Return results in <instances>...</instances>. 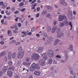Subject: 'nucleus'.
Instances as JSON below:
<instances>
[{
    "label": "nucleus",
    "instance_id": "4468645a",
    "mask_svg": "<svg viewBox=\"0 0 78 78\" xmlns=\"http://www.w3.org/2000/svg\"><path fill=\"white\" fill-rule=\"evenodd\" d=\"M19 53H22V50H23V49H22V47H18V50Z\"/></svg>",
    "mask_w": 78,
    "mask_h": 78
},
{
    "label": "nucleus",
    "instance_id": "5fc2aeb1",
    "mask_svg": "<svg viewBox=\"0 0 78 78\" xmlns=\"http://www.w3.org/2000/svg\"><path fill=\"white\" fill-rule=\"evenodd\" d=\"M3 2H0V5L1 6L2 5H3Z\"/></svg>",
    "mask_w": 78,
    "mask_h": 78
},
{
    "label": "nucleus",
    "instance_id": "39448f33",
    "mask_svg": "<svg viewBox=\"0 0 78 78\" xmlns=\"http://www.w3.org/2000/svg\"><path fill=\"white\" fill-rule=\"evenodd\" d=\"M24 54H25V51H23L22 52H19L17 55L18 59H22L23 57Z\"/></svg>",
    "mask_w": 78,
    "mask_h": 78
},
{
    "label": "nucleus",
    "instance_id": "0e129e2a",
    "mask_svg": "<svg viewBox=\"0 0 78 78\" xmlns=\"http://www.w3.org/2000/svg\"><path fill=\"white\" fill-rule=\"evenodd\" d=\"M22 33H23L24 35H25L26 34V32H22Z\"/></svg>",
    "mask_w": 78,
    "mask_h": 78
},
{
    "label": "nucleus",
    "instance_id": "f257e3e1",
    "mask_svg": "<svg viewBox=\"0 0 78 78\" xmlns=\"http://www.w3.org/2000/svg\"><path fill=\"white\" fill-rule=\"evenodd\" d=\"M40 55L37 53H35L32 55L31 58L32 59L37 60L40 58Z\"/></svg>",
    "mask_w": 78,
    "mask_h": 78
},
{
    "label": "nucleus",
    "instance_id": "79ce46f5",
    "mask_svg": "<svg viewBox=\"0 0 78 78\" xmlns=\"http://www.w3.org/2000/svg\"><path fill=\"white\" fill-rule=\"evenodd\" d=\"M49 76H54V74H53V73H51L49 74Z\"/></svg>",
    "mask_w": 78,
    "mask_h": 78
},
{
    "label": "nucleus",
    "instance_id": "c9c22d12",
    "mask_svg": "<svg viewBox=\"0 0 78 78\" xmlns=\"http://www.w3.org/2000/svg\"><path fill=\"white\" fill-rule=\"evenodd\" d=\"M47 12L46 10H44L42 12V14L44 15L45 14H47Z\"/></svg>",
    "mask_w": 78,
    "mask_h": 78
},
{
    "label": "nucleus",
    "instance_id": "7c9ffc66",
    "mask_svg": "<svg viewBox=\"0 0 78 78\" xmlns=\"http://www.w3.org/2000/svg\"><path fill=\"white\" fill-rule=\"evenodd\" d=\"M9 69L12 70H14V67H9Z\"/></svg>",
    "mask_w": 78,
    "mask_h": 78
},
{
    "label": "nucleus",
    "instance_id": "2f4dec72",
    "mask_svg": "<svg viewBox=\"0 0 78 78\" xmlns=\"http://www.w3.org/2000/svg\"><path fill=\"white\" fill-rule=\"evenodd\" d=\"M26 62H30V58H27L26 59Z\"/></svg>",
    "mask_w": 78,
    "mask_h": 78
},
{
    "label": "nucleus",
    "instance_id": "69168bd1",
    "mask_svg": "<svg viewBox=\"0 0 78 78\" xmlns=\"http://www.w3.org/2000/svg\"><path fill=\"white\" fill-rule=\"evenodd\" d=\"M56 23H57V21H55L54 22V25H56Z\"/></svg>",
    "mask_w": 78,
    "mask_h": 78
},
{
    "label": "nucleus",
    "instance_id": "393cba45",
    "mask_svg": "<svg viewBox=\"0 0 78 78\" xmlns=\"http://www.w3.org/2000/svg\"><path fill=\"white\" fill-rule=\"evenodd\" d=\"M6 6H7V4L5 3L2 5V8H5Z\"/></svg>",
    "mask_w": 78,
    "mask_h": 78
},
{
    "label": "nucleus",
    "instance_id": "423d86ee",
    "mask_svg": "<svg viewBox=\"0 0 78 78\" xmlns=\"http://www.w3.org/2000/svg\"><path fill=\"white\" fill-rule=\"evenodd\" d=\"M35 51L37 53H41L43 51V48L42 47H37L35 49Z\"/></svg>",
    "mask_w": 78,
    "mask_h": 78
},
{
    "label": "nucleus",
    "instance_id": "cd10ccee",
    "mask_svg": "<svg viewBox=\"0 0 78 78\" xmlns=\"http://www.w3.org/2000/svg\"><path fill=\"white\" fill-rule=\"evenodd\" d=\"M8 64H9V66H12V61H11V60H9V61Z\"/></svg>",
    "mask_w": 78,
    "mask_h": 78
},
{
    "label": "nucleus",
    "instance_id": "20e7f679",
    "mask_svg": "<svg viewBox=\"0 0 78 78\" xmlns=\"http://www.w3.org/2000/svg\"><path fill=\"white\" fill-rule=\"evenodd\" d=\"M37 64H36L35 63H33L30 66V69L31 72H33V71H34L36 69V67Z\"/></svg>",
    "mask_w": 78,
    "mask_h": 78
},
{
    "label": "nucleus",
    "instance_id": "4d7b16f0",
    "mask_svg": "<svg viewBox=\"0 0 78 78\" xmlns=\"http://www.w3.org/2000/svg\"><path fill=\"white\" fill-rule=\"evenodd\" d=\"M56 59L57 61H59L61 60V58H57Z\"/></svg>",
    "mask_w": 78,
    "mask_h": 78
},
{
    "label": "nucleus",
    "instance_id": "0eeeda50",
    "mask_svg": "<svg viewBox=\"0 0 78 78\" xmlns=\"http://www.w3.org/2000/svg\"><path fill=\"white\" fill-rule=\"evenodd\" d=\"M65 23L66 25V26H68V25H70V26L71 27V29H70V30H72V28H73V26H72V22H71L69 23L67 21H65Z\"/></svg>",
    "mask_w": 78,
    "mask_h": 78
},
{
    "label": "nucleus",
    "instance_id": "9b49d317",
    "mask_svg": "<svg viewBox=\"0 0 78 78\" xmlns=\"http://www.w3.org/2000/svg\"><path fill=\"white\" fill-rule=\"evenodd\" d=\"M41 73L39 71H35L34 72V74L37 76H39L40 75Z\"/></svg>",
    "mask_w": 78,
    "mask_h": 78
},
{
    "label": "nucleus",
    "instance_id": "c03bdc74",
    "mask_svg": "<svg viewBox=\"0 0 78 78\" xmlns=\"http://www.w3.org/2000/svg\"><path fill=\"white\" fill-rule=\"evenodd\" d=\"M53 62L55 64H58V63H57V61H56L55 60H54Z\"/></svg>",
    "mask_w": 78,
    "mask_h": 78
},
{
    "label": "nucleus",
    "instance_id": "a211bd4d",
    "mask_svg": "<svg viewBox=\"0 0 78 78\" xmlns=\"http://www.w3.org/2000/svg\"><path fill=\"white\" fill-rule=\"evenodd\" d=\"M16 56H17V53L16 52L13 53L12 54V58L14 59L16 57Z\"/></svg>",
    "mask_w": 78,
    "mask_h": 78
},
{
    "label": "nucleus",
    "instance_id": "9d476101",
    "mask_svg": "<svg viewBox=\"0 0 78 78\" xmlns=\"http://www.w3.org/2000/svg\"><path fill=\"white\" fill-rule=\"evenodd\" d=\"M39 64L41 66H45V62L44 60L41 59L40 61Z\"/></svg>",
    "mask_w": 78,
    "mask_h": 78
},
{
    "label": "nucleus",
    "instance_id": "5701e85b",
    "mask_svg": "<svg viewBox=\"0 0 78 78\" xmlns=\"http://www.w3.org/2000/svg\"><path fill=\"white\" fill-rule=\"evenodd\" d=\"M69 49L71 51H73V45L71 44L69 46Z\"/></svg>",
    "mask_w": 78,
    "mask_h": 78
},
{
    "label": "nucleus",
    "instance_id": "ddd939ff",
    "mask_svg": "<svg viewBox=\"0 0 78 78\" xmlns=\"http://www.w3.org/2000/svg\"><path fill=\"white\" fill-rule=\"evenodd\" d=\"M7 75H9V77H11V76H12V72L10 70L8 71L7 72Z\"/></svg>",
    "mask_w": 78,
    "mask_h": 78
},
{
    "label": "nucleus",
    "instance_id": "052dcab7",
    "mask_svg": "<svg viewBox=\"0 0 78 78\" xmlns=\"http://www.w3.org/2000/svg\"><path fill=\"white\" fill-rule=\"evenodd\" d=\"M16 45H19L20 44V42H17L16 44Z\"/></svg>",
    "mask_w": 78,
    "mask_h": 78
},
{
    "label": "nucleus",
    "instance_id": "7ed1b4c3",
    "mask_svg": "<svg viewBox=\"0 0 78 78\" xmlns=\"http://www.w3.org/2000/svg\"><path fill=\"white\" fill-rule=\"evenodd\" d=\"M47 54L48 56L50 58H52L54 56V52L52 50H49L48 51Z\"/></svg>",
    "mask_w": 78,
    "mask_h": 78
},
{
    "label": "nucleus",
    "instance_id": "bb28decb",
    "mask_svg": "<svg viewBox=\"0 0 78 78\" xmlns=\"http://www.w3.org/2000/svg\"><path fill=\"white\" fill-rule=\"evenodd\" d=\"M16 42V41L15 40H13L12 41L10 42V44H14Z\"/></svg>",
    "mask_w": 78,
    "mask_h": 78
},
{
    "label": "nucleus",
    "instance_id": "f704fd0d",
    "mask_svg": "<svg viewBox=\"0 0 78 78\" xmlns=\"http://www.w3.org/2000/svg\"><path fill=\"white\" fill-rule=\"evenodd\" d=\"M4 55H5V52L3 51L1 53L0 56L2 57Z\"/></svg>",
    "mask_w": 78,
    "mask_h": 78
},
{
    "label": "nucleus",
    "instance_id": "6ab92c4d",
    "mask_svg": "<svg viewBox=\"0 0 78 78\" xmlns=\"http://www.w3.org/2000/svg\"><path fill=\"white\" fill-rule=\"evenodd\" d=\"M65 61H66L67 59H68V54L67 53L65 54Z\"/></svg>",
    "mask_w": 78,
    "mask_h": 78
},
{
    "label": "nucleus",
    "instance_id": "72a5a7b5",
    "mask_svg": "<svg viewBox=\"0 0 78 78\" xmlns=\"http://www.w3.org/2000/svg\"><path fill=\"white\" fill-rule=\"evenodd\" d=\"M36 69H40V66L37 65V66H36V67H35Z\"/></svg>",
    "mask_w": 78,
    "mask_h": 78
},
{
    "label": "nucleus",
    "instance_id": "37998d69",
    "mask_svg": "<svg viewBox=\"0 0 78 78\" xmlns=\"http://www.w3.org/2000/svg\"><path fill=\"white\" fill-rule=\"evenodd\" d=\"M63 19H64V20H67V17L65 16H63Z\"/></svg>",
    "mask_w": 78,
    "mask_h": 78
},
{
    "label": "nucleus",
    "instance_id": "e2e57ef3",
    "mask_svg": "<svg viewBox=\"0 0 78 78\" xmlns=\"http://www.w3.org/2000/svg\"><path fill=\"white\" fill-rule=\"evenodd\" d=\"M19 12V11L16 10V11L15 12V14H18Z\"/></svg>",
    "mask_w": 78,
    "mask_h": 78
},
{
    "label": "nucleus",
    "instance_id": "f03ea898",
    "mask_svg": "<svg viewBox=\"0 0 78 78\" xmlns=\"http://www.w3.org/2000/svg\"><path fill=\"white\" fill-rule=\"evenodd\" d=\"M61 31V29H58L56 33H57V37L59 38L62 37L64 36V34L62 33H60Z\"/></svg>",
    "mask_w": 78,
    "mask_h": 78
},
{
    "label": "nucleus",
    "instance_id": "49530a36",
    "mask_svg": "<svg viewBox=\"0 0 78 78\" xmlns=\"http://www.w3.org/2000/svg\"><path fill=\"white\" fill-rule=\"evenodd\" d=\"M10 27V28H12V29H14V28H16V26H13Z\"/></svg>",
    "mask_w": 78,
    "mask_h": 78
},
{
    "label": "nucleus",
    "instance_id": "de8ad7c7",
    "mask_svg": "<svg viewBox=\"0 0 78 78\" xmlns=\"http://www.w3.org/2000/svg\"><path fill=\"white\" fill-rule=\"evenodd\" d=\"M25 10H26V9L23 8L22 9L21 11H22V12H23V11H25Z\"/></svg>",
    "mask_w": 78,
    "mask_h": 78
},
{
    "label": "nucleus",
    "instance_id": "f3484780",
    "mask_svg": "<svg viewBox=\"0 0 78 78\" xmlns=\"http://www.w3.org/2000/svg\"><path fill=\"white\" fill-rule=\"evenodd\" d=\"M60 41V40L59 39H57L55 40V42L54 43V44L55 45V46H56V44L59 42Z\"/></svg>",
    "mask_w": 78,
    "mask_h": 78
},
{
    "label": "nucleus",
    "instance_id": "a18cd8bd",
    "mask_svg": "<svg viewBox=\"0 0 78 78\" xmlns=\"http://www.w3.org/2000/svg\"><path fill=\"white\" fill-rule=\"evenodd\" d=\"M55 31H56V30H55V29H53L52 30V31H51V33H55Z\"/></svg>",
    "mask_w": 78,
    "mask_h": 78
},
{
    "label": "nucleus",
    "instance_id": "4be33fe9",
    "mask_svg": "<svg viewBox=\"0 0 78 78\" xmlns=\"http://www.w3.org/2000/svg\"><path fill=\"white\" fill-rule=\"evenodd\" d=\"M68 17L70 19H72L73 17H72V14L70 13L68 15Z\"/></svg>",
    "mask_w": 78,
    "mask_h": 78
},
{
    "label": "nucleus",
    "instance_id": "09e8293b",
    "mask_svg": "<svg viewBox=\"0 0 78 78\" xmlns=\"http://www.w3.org/2000/svg\"><path fill=\"white\" fill-rule=\"evenodd\" d=\"M23 5V3H20L19 4V6H22Z\"/></svg>",
    "mask_w": 78,
    "mask_h": 78
},
{
    "label": "nucleus",
    "instance_id": "1a4fd4ad",
    "mask_svg": "<svg viewBox=\"0 0 78 78\" xmlns=\"http://www.w3.org/2000/svg\"><path fill=\"white\" fill-rule=\"evenodd\" d=\"M42 57L44 59V60H47V59H48V58L47 57V53H44L42 55Z\"/></svg>",
    "mask_w": 78,
    "mask_h": 78
},
{
    "label": "nucleus",
    "instance_id": "b1692460",
    "mask_svg": "<svg viewBox=\"0 0 78 78\" xmlns=\"http://www.w3.org/2000/svg\"><path fill=\"white\" fill-rule=\"evenodd\" d=\"M46 8L48 9H52V7L50 5H47L46 6Z\"/></svg>",
    "mask_w": 78,
    "mask_h": 78
},
{
    "label": "nucleus",
    "instance_id": "8fccbe9b",
    "mask_svg": "<svg viewBox=\"0 0 78 78\" xmlns=\"http://www.w3.org/2000/svg\"><path fill=\"white\" fill-rule=\"evenodd\" d=\"M40 9H41V8L39 7H37V11H39Z\"/></svg>",
    "mask_w": 78,
    "mask_h": 78
},
{
    "label": "nucleus",
    "instance_id": "ea45409f",
    "mask_svg": "<svg viewBox=\"0 0 78 78\" xmlns=\"http://www.w3.org/2000/svg\"><path fill=\"white\" fill-rule=\"evenodd\" d=\"M51 14H50V13H48L46 15V17H51Z\"/></svg>",
    "mask_w": 78,
    "mask_h": 78
},
{
    "label": "nucleus",
    "instance_id": "aec40b11",
    "mask_svg": "<svg viewBox=\"0 0 78 78\" xmlns=\"http://www.w3.org/2000/svg\"><path fill=\"white\" fill-rule=\"evenodd\" d=\"M52 62H53V60L52 59L50 58L48 60V63L49 64H51Z\"/></svg>",
    "mask_w": 78,
    "mask_h": 78
},
{
    "label": "nucleus",
    "instance_id": "6e6d98bb",
    "mask_svg": "<svg viewBox=\"0 0 78 78\" xmlns=\"http://www.w3.org/2000/svg\"><path fill=\"white\" fill-rule=\"evenodd\" d=\"M39 13H38L36 15V17H37H37H38L39 16Z\"/></svg>",
    "mask_w": 78,
    "mask_h": 78
},
{
    "label": "nucleus",
    "instance_id": "473e14b6",
    "mask_svg": "<svg viewBox=\"0 0 78 78\" xmlns=\"http://www.w3.org/2000/svg\"><path fill=\"white\" fill-rule=\"evenodd\" d=\"M64 25H65V23H64L63 22H61L60 23V26L61 27H64Z\"/></svg>",
    "mask_w": 78,
    "mask_h": 78
},
{
    "label": "nucleus",
    "instance_id": "dca6fc26",
    "mask_svg": "<svg viewBox=\"0 0 78 78\" xmlns=\"http://www.w3.org/2000/svg\"><path fill=\"white\" fill-rule=\"evenodd\" d=\"M7 69L8 67L7 66H5L2 69V71L3 72H6V70H7Z\"/></svg>",
    "mask_w": 78,
    "mask_h": 78
},
{
    "label": "nucleus",
    "instance_id": "c756f323",
    "mask_svg": "<svg viewBox=\"0 0 78 78\" xmlns=\"http://www.w3.org/2000/svg\"><path fill=\"white\" fill-rule=\"evenodd\" d=\"M22 61L21 60H20L18 62V63H17V65L18 66H20V64H21Z\"/></svg>",
    "mask_w": 78,
    "mask_h": 78
},
{
    "label": "nucleus",
    "instance_id": "a878e982",
    "mask_svg": "<svg viewBox=\"0 0 78 78\" xmlns=\"http://www.w3.org/2000/svg\"><path fill=\"white\" fill-rule=\"evenodd\" d=\"M52 28L55 30H56V31H57V30H58V29H60V28H57V26H54Z\"/></svg>",
    "mask_w": 78,
    "mask_h": 78
},
{
    "label": "nucleus",
    "instance_id": "603ef678",
    "mask_svg": "<svg viewBox=\"0 0 78 78\" xmlns=\"http://www.w3.org/2000/svg\"><path fill=\"white\" fill-rule=\"evenodd\" d=\"M12 55V53L11 52H9V53L8 56H11Z\"/></svg>",
    "mask_w": 78,
    "mask_h": 78
},
{
    "label": "nucleus",
    "instance_id": "4c0bfd02",
    "mask_svg": "<svg viewBox=\"0 0 78 78\" xmlns=\"http://www.w3.org/2000/svg\"><path fill=\"white\" fill-rule=\"evenodd\" d=\"M70 73L71 75H73V69H71L70 70Z\"/></svg>",
    "mask_w": 78,
    "mask_h": 78
},
{
    "label": "nucleus",
    "instance_id": "c85d7f7f",
    "mask_svg": "<svg viewBox=\"0 0 78 78\" xmlns=\"http://www.w3.org/2000/svg\"><path fill=\"white\" fill-rule=\"evenodd\" d=\"M8 35H9V36H11L12 35V34H11V31L10 30H8Z\"/></svg>",
    "mask_w": 78,
    "mask_h": 78
},
{
    "label": "nucleus",
    "instance_id": "2eb2a0df",
    "mask_svg": "<svg viewBox=\"0 0 78 78\" xmlns=\"http://www.w3.org/2000/svg\"><path fill=\"white\" fill-rule=\"evenodd\" d=\"M53 41V38L52 37H51L49 38V40H48L47 41V43L48 44H50L51 42Z\"/></svg>",
    "mask_w": 78,
    "mask_h": 78
},
{
    "label": "nucleus",
    "instance_id": "3c124183",
    "mask_svg": "<svg viewBox=\"0 0 78 78\" xmlns=\"http://www.w3.org/2000/svg\"><path fill=\"white\" fill-rule=\"evenodd\" d=\"M56 58H61V56L59 55H57L56 56Z\"/></svg>",
    "mask_w": 78,
    "mask_h": 78
},
{
    "label": "nucleus",
    "instance_id": "e433bc0d",
    "mask_svg": "<svg viewBox=\"0 0 78 78\" xmlns=\"http://www.w3.org/2000/svg\"><path fill=\"white\" fill-rule=\"evenodd\" d=\"M4 61L6 62H7V61H8V58H7V57H5L4 58Z\"/></svg>",
    "mask_w": 78,
    "mask_h": 78
},
{
    "label": "nucleus",
    "instance_id": "680f3d73",
    "mask_svg": "<svg viewBox=\"0 0 78 78\" xmlns=\"http://www.w3.org/2000/svg\"><path fill=\"white\" fill-rule=\"evenodd\" d=\"M4 20L3 19H2L1 20V23H3V22H4Z\"/></svg>",
    "mask_w": 78,
    "mask_h": 78
},
{
    "label": "nucleus",
    "instance_id": "6e6552de",
    "mask_svg": "<svg viewBox=\"0 0 78 78\" xmlns=\"http://www.w3.org/2000/svg\"><path fill=\"white\" fill-rule=\"evenodd\" d=\"M61 5L64 6H67L68 5V3L64 0H61L60 1Z\"/></svg>",
    "mask_w": 78,
    "mask_h": 78
},
{
    "label": "nucleus",
    "instance_id": "864d4df0",
    "mask_svg": "<svg viewBox=\"0 0 78 78\" xmlns=\"http://www.w3.org/2000/svg\"><path fill=\"white\" fill-rule=\"evenodd\" d=\"M34 31V27L32 28L31 30V31L33 32Z\"/></svg>",
    "mask_w": 78,
    "mask_h": 78
},
{
    "label": "nucleus",
    "instance_id": "338daca9",
    "mask_svg": "<svg viewBox=\"0 0 78 78\" xmlns=\"http://www.w3.org/2000/svg\"><path fill=\"white\" fill-rule=\"evenodd\" d=\"M73 14L75 15H76V12L75 11H73Z\"/></svg>",
    "mask_w": 78,
    "mask_h": 78
},
{
    "label": "nucleus",
    "instance_id": "f8f14e48",
    "mask_svg": "<svg viewBox=\"0 0 78 78\" xmlns=\"http://www.w3.org/2000/svg\"><path fill=\"white\" fill-rule=\"evenodd\" d=\"M64 20V16L60 15L58 17V21L60 22Z\"/></svg>",
    "mask_w": 78,
    "mask_h": 78
},
{
    "label": "nucleus",
    "instance_id": "13d9d810",
    "mask_svg": "<svg viewBox=\"0 0 78 78\" xmlns=\"http://www.w3.org/2000/svg\"><path fill=\"white\" fill-rule=\"evenodd\" d=\"M1 13L2 14H4V13H5V12L3 10H2L1 11Z\"/></svg>",
    "mask_w": 78,
    "mask_h": 78
},
{
    "label": "nucleus",
    "instance_id": "58836bf2",
    "mask_svg": "<svg viewBox=\"0 0 78 78\" xmlns=\"http://www.w3.org/2000/svg\"><path fill=\"white\" fill-rule=\"evenodd\" d=\"M23 64L25 65L26 66H28V65H29V63L24 62L23 63Z\"/></svg>",
    "mask_w": 78,
    "mask_h": 78
},
{
    "label": "nucleus",
    "instance_id": "412c9836",
    "mask_svg": "<svg viewBox=\"0 0 78 78\" xmlns=\"http://www.w3.org/2000/svg\"><path fill=\"white\" fill-rule=\"evenodd\" d=\"M22 71H26V72H27H27H29V70H28V69H26V68H25V67H24L23 68V70H22Z\"/></svg>",
    "mask_w": 78,
    "mask_h": 78
},
{
    "label": "nucleus",
    "instance_id": "bf43d9fd",
    "mask_svg": "<svg viewBox=\"0 0 78 78\" xmlns=\"http://www.w3.org/2000/svg\"><path fill=\"white\" fill-rule=\"evenodd\" d=\"M9 60H10L11 59V56H8Z\"/></svg>",
    "mask_w": 78,
    "mask_h": 78
},
{
    "label": "nucleus",
    "instance_id": "774afa93",
    "mask_svg": "<svg viewBox=\"0 0 78 78\" xmlns=\"http://www.w3.org/2000/svg\"><path fill=\"white\" fill-rule=\"evenodd\" d=\"M15 78H19V76H17V75H16L15 77Z\"/></svg>",
    "mask_w": 78,
    "mask_h": 78
},
{
    "label": "nucleus",
    "instance_id": "a19ab883",
    "mask_svg": "<svg viewBox=\"0 0 78 78\" xmlns=\"http://www.w3.org/2000/svg\"><path fill=\"white\" fill-rule=\"evenodd\" d=\"M7 23H8V22L7 21H5L3 23V24H4V25H7Z\"/></svg>",
    "mask_w": 78,
    "mask_h": 78
}]
</instances>
